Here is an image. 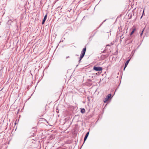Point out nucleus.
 <instances>
[{"label": "nucleus", "instance_id": "nucleus-1", "mask_svg": "<svg viewBox=\"0 0 149 149\" xmlns=\"http://www.w3.org/2000/svg\"><path fill=\"white\" fill-rule=\"evenodd\" d=\"M86 51V47L85 46V47L82 50V51L81 54L79 58V63H80L81 62V61L82 59L83 58L84 56L85 52Z\"/></svg>", "mask_w": 149, "mask_h": 149}, {"label": "nucleus", "instance_id": "nucleus-2", "mask_svg": "<svg viewBox=\"0 0 149 149\" xmlns=\"http://www.w3.org/2000/svg\"><path fill=\"white\" fill-rule=\"evenodd\" d=\"M93 70L96 71H101L102 70V68L101 67L94 66Z\"/></svg>", "mask_w": 149, "mask_h": 149}, {"label": "nucleus", "instance_id": "nucleus-3", "mask_svg": "<svg viewBox=\"0 0 149 149\" xmlns=\"http://www.w3.org/2000/svg\"><path fill=\"white\" fill-rule=\"evenodd\" d=\"M47 14H46V15L44 16V17L43 18V19L42 21V24H44V23L47 19Z\"/></svg>", "mask_w": 149, "mask_h": 149}, {"label": "nucleus", "instance_id": "nucleus-4", "mask_svg": "<svg viewBox=\"0 0 149 149\" xmlns=\"http://www.w3.org/2000/svg\"><path fill=\"white\" fill-rule=\"evenodd\" d=\"M89 132H88L86 134L84 138V143L85 142V141L86 140L87 138H88V136L89 135Z\"/></svg>", "mask_w": 149, "mask_h": 149}, {"label": "nucleus", "instance_id": "nucleus-5", "mask_svg": "<svg viewBox=\"0 0 149 149\" xmlns=\"http://www.w3.org/2000/svg\"><path fill=\"white\" fill-rule=\"evenodd\" d=\"M130 59H128V60L126 62H125V67H124V70L125 68L127 66V65L130 61Z\"/></svg>", "mask_w": 149, "mask_h": 149}, {"label": "nucleus", "instance_id": "nucleus-6", "mask_svg": "<svg viewBox=\"0 0 149 149\" xmlns=\"http://www.w3.org/2000/svg\"><path fill=\"white\" fill-rule=\"evenodd\" d=\"M13 21L12 19H10L8 20L7 22V24H8L10 25L13 22Z\"/></svg>", "mask_w": 149, "mask_h": 149}, {"label": "nucleus", "instance_id": "nucleus-7", "mask_svg": "<svg viewBox=\"0 0 149 149\" xmlns=\"http://www.w3.org/2000/svg\"><path fill=\"white\" fill-rule=\"evenodd\" d=\"M135 30H136V29L135 28L133 29H132V31H131V32L130 33V35L131 36L133 34L134 32V31H135Z\"/></svg>", "mask_w": 149, "mask_h": 149}, {"label": "nucleus", "instance_id": "nucleus-8", "mask_svg": "<svg viewBox=\"0 0 149 149\" xmlns=\"http://www.w3.org/2000/svg\"><path fill=\"white\" fill-rule=\"evenodd\" d=\"M111 94H109L106 97L108 98L109 100L111 97Z\"/></svg>", "mask_w": 149, "mask_h": 149}, {"label": "nucleus", "instance_id": "nucleus-9", "mask_svg": "<svg viewBox=\"0 0 149 149\" xmlns=\"http://www.w3.org/2000/svg\"><path fill=\"white\" fill-rule=\"evenodd\" d=\"M85 110L84 109H82L81 110V113H83L85 112Z\"/></svg>", "mask_w": 149, "mask_h": 149}, {"label": "nucleus", "instance_id": "nucleus-10", "mask_svg": "<svg viewBox=\"0 0 149 149\" xmlns=\"http://www.w3.org/2000/svg\"><path fill=\"white\" fill-rule=\"evenodd\" d=\"M108 100L109 99L106 97L104 99V103H106Z\"/></svg>", "mask_w": 149, "mask_h": 149}, {"label": "nucleus", "instance_id": "nucleus-11", "mask_svg": "<svg viewBox=\"0 0 149 149\" xmlns=\"http://www.w3.org/2000/svg\"><path fill=\"white\" fill-rule=\"evenodd\" d=\"M145 29V28H144L143 29V30L142 31L141 33L140 34V36H142V35L143 34V32L144 31Z\"/></svg>", "mask_w": 149, "mask_h": 149}, {"label": "nucleus", "instance_id": "nucleus-12", "mask_svg": "<svg viewBox=\"0 0 149 149\" xmlns=\"http://www.w3.org/2000/svg\"><path fill=\"white\" fill-rule=\"evenodd\" d=\"M106 19L102 23L100 24L99 26L98 27V28H99L103 23L104 22L106 21Z\"/></svg>", "mask_w": 149, "mask_h": 149}, {"label": "nucleus", "instance_id": "nucleus-13", "mask_svg": "<svg viewBox=\"0 0 149 149\" xmlns=\"http://www.w3.org/2000/svg\"><path fill=\"white\" fill-rule=\"evenodd\" d=\"M69 57V56H67V57H66V58H68Z\"/></svg>", "mask_w": 149, "mask_h": 149}, {"label": "nucleus", "instance_id": "nucleus-14", "mask_svg": "<svg viewBox=\"0 0 149 149\" xmlns=\"http://www.w3.org/2000/svg\"><path fill=\"white\" fill-rule=\"evenodd\" d=\"M142 16H143V15H142V16L141 17V18H142Z\"/></svg>", "mask_w": 149, "mask_h": 149}, {"label": "nucleus", "instance_id": "nucleus-15", "mask_svg": "<svg viewBox=\"0 0 149 149\" xmlns=\"http://www.w3.org/2000/svg\"><path fill=\"white\" fill-rule=\"evenodd\" d=\"M143 13H144V11H143Z\"/></svg>", "mask_w": 149, "mask_h": 149}]
</instances>
